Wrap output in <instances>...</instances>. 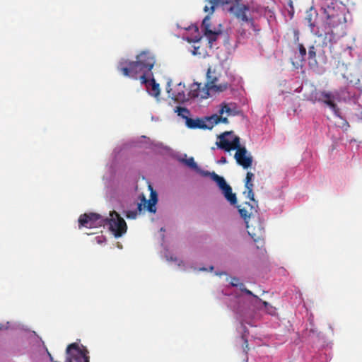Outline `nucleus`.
Wrapping results in <instances>:
<instances>
[{
    "instance_id": "14",
    "label": "nucleus",
    "mask_w": 362,
    "mask_h": 362,
    "mask_svg": "<svg viewBox=\"0 0 362 362\" xmlns=\"http://www.w3.org/2000/svg\"><path fill=\"white\" fill-rule=\"evenodd\" d=\"M186 125L189 129H211L212 125L209 123L208 117L203 119H187Z\"/></svg>"
},
{
    "instance_id": "18",
    "label": "nucleus",
    "mask_w": 362,
    "mask_h": 362,
    "mask_svg": "<svg viewBox=\"0 0 362 362\" xmlns=\"http://www.w3.org/2000/svg\"><path fill=\"white\" fill-rule=\"evenodd\" d=\"M317 18L318 13L315 8H310L307 11L305 20L308 23V26L310 28L312 31L314 30V28L317 25Z\"/></svg>"
},
{
    "instance_id": "16",
    "label": "nucleus",
    "mask_w": 362,
    "mask_h": 362,
    "mask_svg": "<svg viewBox=\"0 0 362 362\" xmlns=\"http://www.w3.org/2000/svg\"><path fill=\"white\" fill-rule=\"evenodd\" d=\"M254 174L251 172H247L245 177V187L246 188V191L244 192V194H247L246 197L250 199L255 204H257L254 198V192H253V184L252 182V179L254 178Z\"/></svg>"
},
{
    "instance_id": "1",
    "label": "nucleus",
    "mask_w": 362,
    "mask_h": 362,
    "mask_svg": "<svg viewBox=\"0 0 362 362\" xmlns=\"http://www.w3.org/2000/svg\"><path fill=\"white\" fill-rule=\"evenodd\" d=\"M156 60L149 52H141L136 56V61L122 59L117 65V70L124 76L137 79L139 75L144 72H151Z\"/></svg>"
},
{
    "instance_id": "21",
    "label": "nucleus",
    "mask_w": 362,
    "mask_h": 362,
    "mask_svg": "<svg viewBox=\"0 0 362 362\" xmlns=\"http://www.w3.org/2000/svg\"><path fill=\"white\" fill-rule=\"evenodd\" d=\"M175 112H177L178 116L181 117L182 118L185 119V122L187 120V119H189V116L190 115L189 110L184 107H180L177 106L175 110Z\"/></svg>"
},
{
    "instance_id": "12",
    "label": "nucleus",
    "mask_w": 362,
    "mask_h": 362,
    "mask_svg": "<svg viewBox=\"0 0 362 362\" xmlns=\"http://www.w3.org/2000/svg\"><path fill=\"white\" fill-rule=\"evenodd\" d=\"M209 96V90L206 85L201 83H193L189 87L188 93L189 99H206Z\"/></svg>"
},
{
    "instance_id": "2",
    "label": "nucleus",
    "mask_w": 362,
    "mask_h": 362,
    "mask_svg": "<svg viewBox=\"0 0 362 362\" xmlns=\"http://www.w3.org/2000/svg\"><path fill=\"white\" fill-rule=\"evenodd\" d=\"M218 138L219 141H216V144L219 148L227 152L236 150L234 158L238 165L245 169L251 166L252 157L247 154L245 147L240 146L239 136H234L233 132H225L218 135Z\"/></svg>"
},
{
    "instance_id": "23",
    "label": "nucleus",
    "mask_w": 362,
    "mask_h": 362,
    "mask_svg": "<svg viewBox=\"0 0 362 362\" xmlns=\"http://www.w3.org/2000/svg\"><path fill=\"white\" fill-rule=\"evenodd\" d=\"M320 95L322 99L321 100V103H323L327 105V103L329 101H334L335 96L334 95L329 92V91H325L322 90L320 91Z\"/></svg>"
},
{
    "instance_id": "36",
    "label": "nucleus",
    "mask_w": 362,
    "mask_h": 362,
    "mask_svg": "<svg viewBox=\"0 0 362 362\" xmlns=\"http://www.w3.org/2000/svg\"><path fill=\"white\" fill-rule=\"evenodd\" d=\"M266 310L270 315H274L275 313V308L273 306L268 307Z\"/></svg>"
},
{
    "instance_id": "33",
    "label": "nucleus",
    "mask_w": 362,
    "mask_h": 362,
    "mask_svg": "<svg viewBox=\"0 0 362 362\" xmlns=\"http://www.w3.org/2000/svg\"><path fill=\"white\" fill-rule=\"evenodd\" d=\"M242 339L244 341L243 350L247 354L249 349L247 339L244 336L242 337Z\"/></svg>"
},
{
    "instance_id": "30",
    "label": "nucleus",
    "mask_w": 362,
    "mask_h": 362,
    "mask_svg": "<svg viewBox=\"0 0 362 362\" xmlns=\"http://www.w3.org/2000/svg\"><path fill=\"white\" fill-rule=\"evenodd\" d=\"M298 49H299V54H300V56L301 61H304L305 60V57L306 56V49L303 46V44H299L298 45Z\"/></svg>"
},
{
    "instance_id": "20",
    "label": "nucleus",
    "mask_w": 362,
    "mask_h": 362,
    "mask_svg": "<svg viewBox=\"0 0 362 362\" xmlns=\"http://www.w3.org/2000/svg\"><path fill=\"white\" fill-rule=\"evenodd\" d=\"M151 86V89L149 91L150 95L154 97H158L160 95L159 84L157 83L153 78L150 79L148 86Z\"/></svg>"
},
{
    "instance_id": "6",
    "label": "nucleus",
    "mask_w": 362,
    "mask_h": 362,
    "mask_svg": "<svg viewBox=\"0 0 362 362\" xmlns=\"http://www.w3.org/2000/svg\"><path fill=\"white\" fill-rule=\"evenodd\" d=\"M221 75L212 67H209L206 72V86L209 90L220 93L226 90L229 84L228 82L220 81Z\"/></svg>"
},
{
    "instance_id": "17",
    "label": "nucleus",
    "mask_w": 362,
    "mask_h": 362,
    "mask_svg": "<svg viewBox=\"0 0 362 362\" xmlns=\"http://www.w3.org/2000/svg\"><path fill=\"white\" fill-rule=\"evenodd\" d=\"M185 86L182 83L177 85L173 93V98L177 102H185L189 100L188 94H185Z\"/></svg>"
},
{
    "instance_id": "24",
    "label": "nucleus",
    "mask_w": 362,
    "mask_h": 362,
    "mask_svg": "<svg viewBox=\"0 0 362 362\" xmlns=\"http://www.w3.org/2000/svg\"><path fill=\"white\" fill-rule=\"evenodd\" d=\"M210 13H209V15L206 16L204 18L202 23V29L204 33L207 32L208 30H212L211 28V17Z\"/></svg>"
},
{
    "instance_id": "7",
    "label": "nucleus",
    "mask_w": 362,
    "mask_h": 362,
    "mask_svg": "<svg viewBox=\"0 0 362 362\" xmlns=\"http://www.w3.org/2000/svg\"><path fill=\"white\" fill-rule=\"evenodd\" d=\"M66 358L65 362H72L74 359L76 362H90L88 351L86 348H80L78 344H70L66 350Z\"/></svg>"
},
{
    "instance_id": "10",
    "label": "nucleus",
    "mask_w": 362,
    "mask_h": 362,
    "mask_svg": "<svg viewBox=\"0 0 362 362\" xmlns=\"http://www.w3.org/2000/svg\"><path fill=\"white\" fill-rule=\"evenodd\" d=\"M211 177L212 180L217 183L219 188L222 190L226 199L230 203V204H236V195L235 193H233L231 187L226 183L225 179L214 172L211 173Z\"/></svg>"
},
{
    "instance_id": "32",
    "label": "nucleus",
    "mask_w": 362,
    "mask_h": 362,
    "mask_svg": "<svg viewBox=\"0 0 362 362\" xmlns=\"http://www.w3.org/2000/svg\"><path fill=\"white\" fill-rule=\"evenodd\" d=\"M240 280L237 277H233L231 278V281H230V285L233 287H238L239 286V284H240Z\"/></svg>"
},
{
    "instance_id": "8",
    "label": "nucleus",
    "mask_w": 362,
    "mask_h": 362,
    "mask_svg": "<svg viewBox=\"0 0 362 362\" xmlns=\"http://www.w3.org/2000/svg\"><path fill=\"white\" fill-rule=\"evenodd\" d=\"M105 217L97 213H85L78 218V227L94 228L104 226Z\"/></svg>"
},
{
    "instance_id": "26",
    "label": "nucleus",
    "mask_w": 362,
    "mask_h": 362,
    "mask_svg": "<svg viewBox=\"0 0 362 362\" xmlns=\"http://www.w3.org/2000/svg\"><path fill=\"white\" fill-rule=\"evenodd\" d=\"M151 72H144L139 75L138 78L141 81V84H145L147 87H148V84L150 83V79L147 78V76L149 75Z\"/></svg>"
},
{
    "instance_id": "40",
    "label": "nucleus",
    "mask_w": 362,
    "mask_h": 362,
    "mask_svg": "<svg viewBox=\"0 0 362 362\" xmlns=\"http://www.w3.org/2000/svg\"><path fill=\"white\" fill-rule=\"evenodd\" d=\"M48 355L49 356L50 361H53V358H52V355L49 353H48Z\"/></svg>"
},
{
    "instance_id": "41",
    "label": "nucleus",
    "mask_w": 362,
    "mask_h": 362,
    "mask_svg": "<svg viewBox=\"0 0 362 362\" xmlns=\"http://www.w3.org/2000/svg\"><path fill=\"white\" fill-rule=\"evenodd\" d=\"M196 49H196V48H194V51L193 52V54H196V53H197V52H196Z\"/></svg>"
},
{
    "instance_id": "39",
    "label": "nucleus",
    "mask_w": 362,
    "mask_h": 362,
    "mask_svg": "<svg viewBox=\"0 0 362 362\" xmlns=\"http://www.w3.org/2000/svg\"><path fill=\"white\" fill-rule=\"evenodd\" d=\"M221 161L222 163H226V158L222 157V158H221Z\"/></svg>"
},
{
    "instance_id": "5",
    "label": "nucleus",
    "mask_w": 362,
    "mask_h": 362,
    "mask_svg": "<svg viewBox=\"0 0 362 362\" xmlns=\"http://www.w3.org/2000/svg\"><path fill=\"white\" fill-rule=\"evenodd\" d=\"M324 13L326 14V24L332 30L343 26L346 23L344 9L328 6L324 9Z\"/></svg>"
},
{
    "instance_id": "34",
    "label": "nucleus",
    "mask_w": 362,
    "mask_h": 362,
    "mask_svg": "<svg viewBox=\"0 0 362 362\" xmlns=\"http://www.w3.org/2000/svg\"><path fill=\"white\" fill-rule=\"evenodd\" d=\"M224 112H230V107L225 105L220 110H219V113L220 115H222Z\"/></svg>"
},
{
    "instance_id": "28",
    "label": "nucleus",
    "mask_w": 362,
    "mask_h": 362,
    "mask_svg": "<svg viewBox=\"0 0 362 362\" xmlns=\"http://www.w3.org/2000/svg\"><path fill=\"white\" fill-rule=\"evenodd\" d=\"M327 105L331 108L335 115L339 116V109L334 101H329Z\"/></svg>"
},
{
    "instance_id": "3",
    "label": "nucleus",
    "mask_w": 362,
    "mask_h": 362,
    "mask_svg": "<svg viewBox=\"0 0 362 362\" xmlns=\"http://www.w3.org/2000/svg\"><path fill=\"white\" fill-rule=\"evenodd\" d=\"M238 211L240 216L245 220L246 227L248 230L249 235L252 238L254 241L257 243V248L262 247L264 240L262 235L264 233L263 228L259 226L257 231L252 223H250V219L254 212H257L255 206L249 202H245L243 206H238Z\"/></svg>"
},
{
    "instance_id": "19",
    "label": "nucleus",
    "mask_w": 362,
    "mask_h": 362,
    "mask_svg": "<svg viewBox=\"0 0 362 362\" xmlns=\"http://www.w3.org/2000/svg\"><path fill=\"white\" fill-rule=\"evenodd\" d=\"M204 36L207 38L208 42L209 45V47L211 48L213 46L214 42L216 41L218 36L221 34V32L220 30H208L207 32L204 33Z\"/></svg>"
},
{
    "instance_id": "31",
    "label": "nucleus",
    "mask_w": 362,
    "mask_h": 362,
    "mask_svg": "<svg viewBox=\"0 0 362 362\" xmlns=\"http://www.w3.org/2000/svg\"><path fill=\"white\" fill-rule=\"evenodd\" d=\"M137 213L138 212L136 211H129L127 212L126 216L128 218L134 219V218H136V217L137 216Z\"/></svg>"
},
{
    "instance_id": "13",
    "label": "nucleus",
    "mask_w": 362,
    "mask_h": 362,
    "mask_svg": "<svg viewBox=\"0 0 362 362\" xmlns=\"http://www.w3.org/2000/svg\"><path fill=\"white\" fill-rule=\"evenodd\" d=\"M250 11V7L245 4H238L236 6L230 8V11L233 12L237 18L243 22H249L252 18H249L247 13Z\"/></svg>"
},
{
    "instance_id": "35",
    "label": "nucleus",
    "mask_w": 362,
    "mask_h": 362,
    "mask_svg": "<svg viewBox=\"0 0 362 362\" xmlns=\"http://www.w3.org/2000/svg\"><path fill=\"white\" fill-rule=\"evenodd\" d=\"M243 292H244L245 294H247L248 296H253L255 298H258V297L257 296L254 295L252 293V292L251 291L248 290L247 288L243 289Z\"/></svg>"
},
{
    "instance_id": "29",
    "label": "nucleus",
    "mask_w": 362,
    "mask_h": 362,
    "mask_svg": "<svg viewBox=\"0 0 362 362\" xmlns=\"http://www.w3.org/2000/svg\"><path fill=\"white\" fill-rule=\"evenodd\" d=\"M308 58L310 59H313L314 62H316V50L313 45L309 47L308 48Z\"/></svg>"
},
{
    "instance_id": "38",
    "label": "nucleus",
    "mask_w": 362,
    "mask_h": 362,
    "mask_svg": "<svg viewBox=\"0 0 362 362\" xmlns=\"http://www.w3.org/2000/svg\"><path fill=\"white\" fill-rule=\"evenodd\" d=\"M238 287L240 288V290L241 291H243V289L246 288V287L245 286L244 284H243V283H240L239 286Z\"/></svg>"
},
{
    "instance_id": "37",
    "label": "nucleus",
    "mask_w": 362,
    "mask_h": 362,
    "mask_svg": "<svg viewBox=\"0 0 362 362\" xmlns=\"http://www.w3.org/2000/svg\"><path fill=\"white\" fill-rule=\"evenodd\" d=\"M260 301L262 302L263 305L264 306L265 309H267L268 307L272 306L267 301H262L261 299H259Z\"/></svg>"
},
{
    "instance_id": "4",
    "label": "nucleus",
    "mask_w": 362,
    "mask_h": 362,
    "mask_svg": "<svg viewBox=\"0 0 362 362\" xmlns=\"http://www.w3.org/2000/svg\"><path fill=\"white\" fill-rule=\"evenodd\" d=\"M105 225L109 226V230L115 238L122 237L127 230L124 219L115 211L110 213V217L105 218L104 226Z\"/></svg>"
},
{
    "instance_id": "22",
    "label": "nucleus",
    "mask_w": 362,
    "mask_h": 362,
    "mask_svg": "<svg viewBox=\"0 0 362 362\" xmlns=\"http://www.w3.org/2000/svg\"><path fill=\"white\" fill-rule=\"evenodd\" d=\"M208 120L209 123L212 125V127L218 124L219 122L227 123L228 119L226 117H223L221 115H213L211 117H208Z\"/></svg>"
},
{
    "instance_id": "11",
    "label": "nucleus",
    "mask_w": 362,
    "mask_h": 362,
    "mask_svg": "<svg viewBox=\"0 0 362 362\" xmlns=\"http://www.w3.org/2000/svg\"><path fill=\"white\" fill-rule=\"evenodd\" d=\"M151 191L150 199L147 200L144 195L141 196V202L138 204L137 211L141 213L143 209H146L148 211L151 213H156V205L158 202L157 192L153 190L151 185L148 186Z\"/></svg>"
},
{
    "instance_id": "15",
    "label": "nucleus",
    "mask_w": 362,
    "mask_h": 362,
    "mask_svg": "<svg viewBox=\"0 0 362 362\" xmlns=\"http://www.w3.org/2000/svg\"><path fill=\"white\" fill-rule=\"evenodd\" d=\"M240 0H205L206 5L204 11L206 13L212 14L216 8L220 6L230 4L233 2L238 3Z\"/></svg>"
},
{
    "instance_id": "9",
    "label": "nucleus",
    "mask_w": 362,
    "mask_h": 362,
    "mask_svg": "<svg viewBox=\"0 0 362 362\" xmlns=\"http://www.w3.org/2000/svg\"><path fill=\"white\" fill-rule=\"evenodd\" d=\"M211 177L212 180L217 183L219 188L222 190L226 199L230 203V204H236V195L235 193H233L231 187L226 183L225 179L214 172L211 173Z\"/></svg>"
},
{
    "instance_id": "27",
    "label": "nucleus",
    "mask_w": 362,
    "mask_h": 362,
    "mask_svg": "<svg viewBox=\"0 0 362 362\" xmlns=\"http://www.w3.org/2000/svg\"><path fill=\"white\" fill-rule=\"evenodd\" d=\"M182 161L191 168L195 169L197 168V165L192 157L188 159H183Z\"/></svg>"
},
{
    "instance_id": "25",
    "label": "nucleus",
    "mask_w": 362,
    "mask_h": 362,
    "mask_svg": "<svg viewBox=\"0 0 362 362\" xmlns=\"http://www.w3.org/2000/svg\"><path fill=\"white\" fill-rule=\"evenodd\" d=\"M322 99V98H321L320 91H317V90L313 91L310 94V98H309V100L310 101H312L313 103H315L316 102H321Z\"/></svg>"
}]
</instances>
